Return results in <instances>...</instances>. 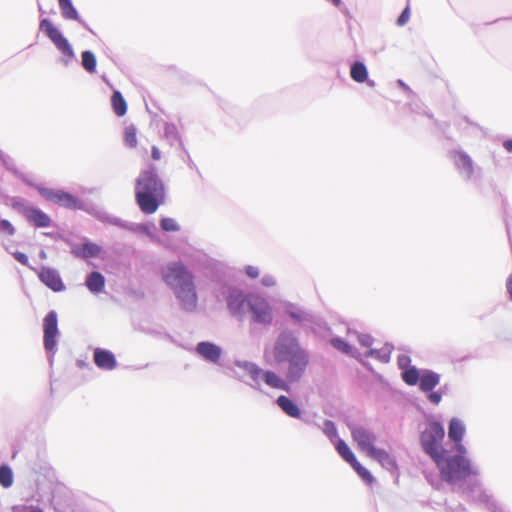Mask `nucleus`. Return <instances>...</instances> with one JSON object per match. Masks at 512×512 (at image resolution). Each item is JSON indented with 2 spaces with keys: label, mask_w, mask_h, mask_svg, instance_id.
I'll return each instance as SVG.
<instances>
[{
  "label": "nucleus",
  "mask_w": 512,
  "mask_h": 512,
  "mask_svg": "<svg viewBox=\"0 0 512 512\" xmlns=\"http://www.w3.org/2000/svg\"><path fill=\"white\" fill-rule=\"evenodd\" d=\"M263 358L267 364H286L287 384L300 381L310 362L308 351L302 347L298 338L288 330L281 331L270 346H266Z\"/></svg>",
  "instance_id": "nucleus-1"
},
{
  "label": "nucleus",
  "mask_w": 512,
  "mask_h": 512,
  "mask_svg": "<svg viewBox=\"0 0 512 512\" xmlns=\"http://www.w3.org/2000/svg\"><path fill=\"white\" fill-rule=\"evenodd\" d=\"M440 470L442 479L463 492H481L478 481L479 470L471 461L462 455L446 456L442 454L434 460Z\"/></svg>",
  "instance_id": "nucleus-2"
},
{
  "label": "nucleus",
  "mask_w": 512,
  "mask_h": 512,
  "mask_svg": "<svg viewBox=\"0 0 512 512\" xmlns=\"http://www.w3.org/2000/svg\"><path fill=\"white\" fill-rule=\"evenodd\" d=\"M233 376L251 388L262 391V384L282 391H288L287 382L272 370H264L256 363L235 359L231 368Z\"/></svg>",
  "instance_id": "nucleus-3"
},
{
  "label": "nucleus",
  "mask_w": 512,
  "mask_h": 512,
  "mask_svg": "<svg viewBox=\"0 0 512 512\" xmlns=\"http://www.w3.org/2000/svg\"><path fill=\"white\" fill-rule=\"evenodd\" d=\"M164 196V186L158 178L154 167L144 170L136 182V200L140 209L146 214L154 213L159 206V199Z\"/></svg>",
  "instance_id": "nucleus-4"
},
{
  "label": "nucleus",
  "mask_w": 512,
  "mask_h": 512,
  "mask_svg": "<svg viewBox=\"0 0 512 512\" xmlns=\"http://www.w3.org/2000/svg\"><path fill=\"white\" fill-rule=\"evenodd\" d=\"M445 436L444 427L439 422H429L420 436L421 446L424 452L429 455L432 460H437L445 450L442 447V441Z\"/></svg>",
  "instance_id": "nucleus-5"
},
{
  "label": "nucleus",
  "mask_w": 512,
  "mask_h": 512,
  "mask_svg": "<svg viewBox=\"0 0 512 512\" xmlns=\"http://www.w3.org/2000/svg\"><path fill=\"white\" fill-rule=\"evenodd\" d=\"M162 279L172 291L194 280L193 274L181 262H170L161 271Z\"/></svg>",
  "instance_id": "nucleus-6"
},
{
  "label": "nucleus",
  "mask_w": 512,
  "mask_h": 512,
  "mask_svg": "<svg viewBox=\"0 0 512 512\" xmlns=\"http://www.w3.org/2000/svg\"><path fill=\"white\" fill-rule=\"evenodd\" d=\"M40 30L43 31L47 37L52 41L56 48L66 57L74 58V50L61 31L47 18L40 22Z\"/></svg>",
  "instance_id": "nucleus-7"
},
{
  "label": "nucleus",
  "mask_w": 512,
  "mask_h": 512,
  "mask_svg": "<svg viewBox=\"0 0 512 512\" xmlns=\"http://www.w3.org/2000/svg\"><path fill=\"white\" fill-rule=\"evenodd\" d=\"M43 331H44V347L49 356L50 362H52L53 355L55 353L57 345L58 330V319L57 313L52 310L50 311L43 320Z\"/></svg>",
  "instance_id": "nucleus-8"
},
{
  "label": "nucleus",
  "mask_w": 512,
  "mask_h": 512,
  "mask_svg": "<svg viewBox=\"0 0 512 512\" xmlns=\"http://www.w3.org/2000/svg\"><path fill=\"white\" fill-rule=\"evenodd\" d=\"M248 306L252 314V319L255 322L264 325L272 322V308L265 298L259 295H251L248 299Z\"/></svg>",
  "instance_id": "nucleus-9"
},
{
  "label": "nucleus",
  "mask_w": 512,
  "mask_h": 512,
  "mask_svg": "<svg viewBox=\"0 0 512 512\" xmlns=\"http://www.w3.org/2000/svg\"><path fill=\"white\" fill-rule=\"evenodd\" d=\"M179 306L186 312H194L198 306V295L194 280L173 290Z\"/></svg>",
  "instance_id": "nucleus-10"
},
{
  "label": "nucleus",
  "mask_w": 512,
  "mask_h": 512,
  "mask_svg": "<svg viewBox=\"0 0 512 512\" xmlns=\"http://www.w3.org/2000/svg\"><path fill=\"white\" fill-rule=\"evenodd\" d=\"M39 193L45 199L69 209H82L83 207L81 200L62 190L39 188Z\"/></svg>",
  "instance_id": "nucleus-11"
},
{
  "label": "nucleus",
  "mask_w": 512,
  "mask_h": 512,
  "mask_svg": "<svg viewBox=\"0 0 512 512\" xmlns=\"http://www.w3.org/2000/svg\"><path fill=\"white\" fill-rule=\"evenodd\" d=\"M353 440L357 443L359 449L369 455L375 447L377 435L364 426L354 425L350 428Z\"/></svg>",
  "instance_id": "nucleus-12"
},
{
  "label": "nucleus",
  "mask_w": 512,
  "mask_h": 512,
  "mask_svg": "<svg viewBox=\"0 0 512 512\" xmlns=\"http://www.w3.org/2000/svg\"><path fill=\"white\" fill-rule=\"evenodd\" d=\"M95 216L98 220L102 221L103 223H107L110 225L118 226L123 229H127L134 232H147L148 228L146 225L143 224H133L126 222L116 216L110 215L106 211L99 210L95 213Z\"/></svg>",
  "instance_id": "nucleus-13"
},
{
  "label": "nucleus",
  "mask_w": 512,
  "mask_h": 512,
  "mask_svg": "<svg viewBox=\"0 0 512 512\" xmlns=\"http://www.w3.org/2000/svg\"><path fill=\"white\" fill-rule=\"evenodd\" d=\"M195 352L206 362L217 364L222 355V348L215 343L202 341L196 345Z\"/></svg>",
  "instance_id": "nucleus-14"
},
{
  "label": "nucleus",
  "mask_w": 512,
  "mask_h": 512,
  "mask_svg": "<svg viewBox=\"0 0 512 512\" xmlns=\"http://www.w3.org/2000/svg\"><path fill=\"white\" fill-rule=\"evenodd\" d=\"M41 282L54 292H60L65 289V285L60 277L59 272L50 267H42L38 274Z\"/></svg>",
  "instance_id": "nucleus-15"
},
{
  "label": "nucleus",
  "mask_w": 512,
  "mask_h": 512,
  "mask_svg": "<svg viewBox=\"0 0 512 512\" xmlns=\"http://www.w3.org/2000/svg\"><path fill=\"white\" fill-rule=\"evenodd\" d=\"M93 360L96 366L102 370L111 371L117 367L115 355L106 349H94Z\"/></svg>",
  "instance_id": "nucleus-16"
},
{
  "label": "nucleus",
  "mask_w": 512,
  "mask_h": 512,
  "mask_svg": "<svg viewBox=\"0 0 512 512\" xmlns=\"http://www.w3.org/2000/svg\"><path fill=\"white\" fill-rule=\"evenodd\" d=\"M102 248L93 242L85 241L81 244H73L71 246V253L77 257L82 259H89L98 257Z\"/></svg>",
  "instance_id": "nucleus-17"
},
{
  "label": "nucleus",
  "mask_w": 512,
  "mask_h": 512,
  "mask_svg": "<svg viewBox=\"0 0 512 512\" xmlns=\"http://www.w3.org/2000/svg\"><path fill=\"white\" fill-rule=\"evenodd\" d=\"M453 159L459 173L465 179L470 180L474 172L473 161L470 156L463 151H458L454 153Z\"/></svg>",
  "instance_id": "nucleus-18"
},
{
  "label": "nucleus",
  "mask_w": 512,
  "mask_h": 512,
  "mask_svg": "<svg viewBox=\"0 0 512 512\" xmlns=\"http://www.w3.org/2000/svg\"><path fill=\"white\" fill-rule=\"evenodd\" d=\"M368 456L376 460L384 469L388 471H394L397 468L395 458L384 449L376 448Z\"/></svg>",
  "instance_id": "nucleus-19"
},
{
  "label": "nucleus",
  "mask_w": 512,
  "mask_h": 512,
  "mask_svg": "<svg viewBox=\"0 0 512 512\" xmlns=\"http://www.w3.org/2000/svg\"><path fill=\"white\" fill-rule=\"evenodd\" d=\"M440 382V375L431 370H424L419 380V388L423 392L432 391Z\"/></svg>",
  "instance_id": "nucleus-20"
},
{
  "label": "nucleus",
  "mask_w": 512,
  "mask_h": 512,
  "mask_svg": "<svg viewBox=\"0 0 512 512\" xmlns=\"http://www.w3.org/2000/svg\"><path fill=\"white\" fill-rule=\"evenodd\" d=\"M276 403L289 417L301 419L300 408L289 397L281 395L277 398Z\"/></svg>",
  "instance_id": "nucleus-21"
},
{
  "label": "nucleus",
  "mask_w": 512,
  "mask_h": 512,
  "mask_svg": "<svg viewBox=\"0 0 512 512\" xmlns=\"http://www.w3.org/2000/svg\"><path fill=\"white\" fill-rule=\"evenodd\" d=\"M227 305L232 314L240 315L245 306L244 295L239 291H232L228 296Z\"/></svg>",
  "instance_id": "nucleus-22"
},
{
  "label": "nucleus",
  "mask_w": 512,
  "mask_h": 512,
  "mask_svg": "<svg viewBox=\"0 0 512 512\" xmlns=\"http://www.w3.org/2000/svg\"><path fill=\"white\" fill-rule=\"evenodd\" d=\"M26 218L37 227H48L51 222L49 216L37 208L28 209Z\"/></svg>",
  "instance_id": "nucleus-23"
},
{
  "label": "nucleus",
  "mask_w": 512,
  "mask_h": 512,
  "mask_svg": "<svg viewBox=\"0 0 512 512\" xmlns=\"http://www.w3.org/2000/svg\"><path fill=\"white\" fill-rule=\"evenodd\" d=\"M85 285L91 293H100L104 289L105 278L100 272H91L86 278Z\"/></svg>",
  "instance_id": "nucleus-24"
},
{
  "label": "nucleus",
  "mask_w": 512,
  "mask_h": 512,
  "mask_svg": "<svg viewBox=\"0 0 512 512\" xmlns=\"http://www.w3.org/2000/svg\"><path fill=\"white\" fill-rule=\"evenodd\" d=\"M465 433V425L458 418H452L448 427V437L453 442H461Z\"/></svg>",
  "instance_id": "nucleus-25"
},
{
  "label": "nucleus",
  "mask_w": 512,
  "mask_h": 512,
  "mask_svg": "<svg viewBox=\"0 0 512 512\" xmlns=\"http://www.w3.org/2000/svg\"><path fill=\"white\" fill-rule=\"evenodd\" d=\"M61 14L66 20H75L82 23V20L71 0H58Z\"/></svg>",
  "instance_id": "nucleus-26"
},
{
  "label": "nucleus",
  "mask_w": 512,
  "mask_h": 512,
  "mask_svg": "<svg viewBox=\"0 0 512 512\" xmlns=\"http://www.w3.org/2000/svg\"><path fill=\"white\" fill-rule=\"evenodd\" d=\"M350 76L357 83H363L368 78V70L363 62L356 61L351 65Z\"/></svg>",
  "instance_id": "nucleus-27"
},
{
  "label": "nucleus",
  "mask_w": 512,
  "mask_h": 512,
  "mask_svg": "<svg viewBox=\"0 0 512 512\" xmlns=\"http://www.w3.org/2000/svg\"><path fill=\"white\" fill-rule=\"evenodd\" d=\"M111 100L115 114L120 117L125 115L127 111V104L122 94L119 91H114Z\"/></svg>",
  "instance_id": "nucleus-28"
},
{
  "label": "nucleus",
  "mask_w": 512,
  "mask_h": 512,
  "mask_svg": "<svg viewBox=\"0 0 512 512\" xmlns=\"http://www.w3.org/2000/svg\"><path fill=\"white\" fill-rule=\"evenodd\" d=\"M391 347L389 345H385L381 349H369L365 356L376 358L383 363H387L390 360Z\"/></svg>",
  "instance_id": "nucleus-29"
},
{
  "label": "nucleus",
  "mask_w": 512,
  "mask_h": 512,
  "mask_svg": "<svg viewBox=\"0 0 512 512\" xmlns=\"http://www.w3.org/2000/svg\"><path fill=\"white\" fill-rule=\"evenodd\" d=\"M335 447L340 456L349 464L355 461L356 457L349 446L342 439H337Z\"/></svg>",
  "instance_id": "nucleus-30"
},
{
  "label": "nucleus",
  "mask_w": 512,
  "mask_h": 512,
  "mask_svg": "<svg viewBox=\"0 0 512 512\" xmlns=\"http://www.w3.org/2000/svg\"><path fill=\"white\" fill-rule=\"evenodd\" d=\"M331 345L335 349L341 351L344 354H347V355H350V356H353V357H357L356 356V349L354 347H352L349 343H347L346 341H344L343 339H341L339 337L332 338L331 339Z\"/></svg>",
  "instance_id": "nucleus-31"
},
{
  "label": "nucleus",
  "mask_w": 512,
  "mask_h": 512,
  "mask_svg": "<svg viewBox=\"0 0 512 512\" xmlns=\"http://www.w3.org/2000/svg\"><path fill=\"white\" fill-rule=\"evenodd\" d=\"M82 66L88 73H94L96 71V57L91 51H83L82 52Z\"/></svg>",
  "instance_id": "nucleus-32"
},
{
  "label": "nucleus",
  "mask_w": 512,
  "mask_h": 512,
  "mask_svg": "<svg viewBox=\"0 0 512 512\" xmlns=\"http://www.w3.org/2000/svg\"><path fill=\"white\" fill-rule=\"evenodd\" d=\"M164 137L170 145L180 142V136L177 127L173 123H165Z\"/></svg>",
  "instance_id": "nucleus-33"
},
{
  "label": "nucleus",
  "mask_w": 512,
  "mask_h": 512,
  "mask_svg": "<svg viewBox=\"0 0 512 512\" xmlns=\"http://www.w3.org/2000/svg\"><path fill=\"white\" fill-rule=\"evenodd\" d=\"M352 468L355 470V472L359 475V477L367 484H371L374 481V477L371 474V472L363 467L357 459L353 461L351 464Z\"/></svg>",
  "instance_id": "nucleus-34"
},
{
  "label": "nucleus",
  "mask_w": 512,
  "mask_h": 512,
  "mask_svg": "<svg viewBox=\"0 0 512 512\" xmlns=\"http://www.w3.org/2000/svg\"><path fill=\"white\" fill-rule=\"evenodd\" d=\"M420 377L421 374L414 366L402 371V378L408 385H416L419 382Z\"/></svg>",
  "instance_id": "nucleus-35"
},
{
  "label": "nucleus",
  "mask_w": 512,
  "mask_h": 512,
  "mask_svg": "<svg viewBox=\"0 0 512 512\" xmlns=\"http://www.w3.org/2000/svg\"><path fill=\"white\" fill-rule=\"evenodd\" d=\"M13 484V472L7 465L0 467V485L4 488H9Z\"/></svg>",
  "instance_id": "nucleus-36"
},
{
  "label": "nucleus",
  "mask_w": 512,
  "mask_h": 512,
  "mask_svg": "<svg viewBox=\"0 0 512 512\" xmlns=\"http://www.w3.org/2000/svg\"><path fill=\"white\" fill-rule=\"evenodd\" d=\"M321 429L332 443H336L337 439H339L337 428L332 421L325 420Z\"/></svg>",
  "instance_id": "nucleus-37"
},
{
  "label": "nucleus",
  "mask_w": 512,
  "mask_h": 512,
  "mask_svg": "<svg viewBox=\"0 0 512 512\" xmlns=\"http://www.w3.org/2000/svg\"><path fill=\"white\" fill-rule=\"evenodd\" d=\"M289 316L297 323L306 324V322L310 321V314L299 309V308H291L288 311Z\"/></svg>",
  "instance_id": "nucleus-38"
},
{
  "label": "nucleus",
  "mask_w": 512,
  "mask_h": 512,
  "mask_svg": "<svg viewBox=\"0 0 512 512\" xmlns=\"http://www.w3.org/2000/svg\"><path fill=\"white\" fill-rule=\"evenodd\" d=\"M160 227L163 231L166 232H176L180 230L179 224L176 222L175 219L165 217L162 218L160 221Z\"/></svg>",
  "instance_id": "nucleus-39"
},
{
  "label": "nucleus",
  "mask_w": 512,
  "mask_h": 512,
  "mask_svg": "<svg viewBox=\"0 0 512 512\" xmlns=\"http://www.w3.org/2000/svg\"><path fill=\"white\" fill-rule=\"evenodd\" d=\"M125 143L130 147L137 144L136 128L132 125L125 128Z\"/></svg>",
  "instance_id": "nucleus-40"
},
{
  "label": "nucleus",
  "mask_w": 512,
  "mask_h": 512,
  "mask_svg": "<svg viewBox=\"0 0 512 512\" xmlns=\"http://www.w3.org/2000/svg\"><path fill=\"white\" fill-rule=\"evenodd\" d=\"M353 337H356L363 347H370L372 345L373 339L370 335L349 332V338L352 339Z\"/></svg>",
  "instance_id": "nucleus-41"
},
{
  "label": "nucleus",
  "mask_w": 512,
  "mask_h": 512,
  "mask_svg": "<svg viewBox=\"0 0 512 512\" xmlns=\"http://www.w3.org/2000/svg\"><path fill=\"white\" fill-rule=\"evenodd\" d=\"M0 233L1 234H5V235H9V236H12L15 234V228L14 226L10 223V221L6 220V219H1L0 220Z\"/></svg>",
  "instance_id": "nucleus-42"
},
{
  "label": "nucleus",
  "mask_w": 512,
  "mask_h": 512,
  "mask_svg": "<svg viewBox=\"0 0 512 512\" xmlns=\"http://www.w3.org/2000/svg\"><path fill=\"white\" fill-rule=\"evenodd\" d=\"M410 363L411 359L408 355L402 354L398 356V366L402 371L410 368Z\"/></svg>",
  "instance_id": "nucleus-43"
},
{
  "label": "nucleus",
  "mask_w": 512,
  "mask_h": 512,
  "mask_svg": "<svg viewBox=\"0 0 512 512\" xmlns=\"http://www.w3.org/2000/svg\"><path fill=\"white\" fill-rule=\"evenodd\" d=\"M261 284L265 287H273L276 285V279L271 274H265L261 278Z\"/></svg>",
  "instance_id": "nucleus-44"
},
{
  "label": "nucleus",
  "mask_w": 512,
  "mask_h": 512,
  "mask_svg": "<svg viewBox=\"0 0 512 512\" xmlns=\"http://www.w3.org/2000/svg\"><path fill=\"white\" fill-rule=\"evenodd\" d=\"M409 18H410V10H409V7H406L402 13L400 14V16L398 17L397 19V24L399 26H403L405 25L408 21H409Z\"/></svg>",
  "instance_id": "nucleus-45"
},
{
  "label": "nucleus",
  "mask_w": 512,
  "mask_h": 512,
  "mask_svg": "<svg viewBox=\"0 0 512 512\" xmlns=\"http://www.w3.org/2000/svg\"><path fill=\"white\" fill-rule=\"evenodd\" d=\"M245 273L251 279H255L260 275L259 268L252 265H248L245 267Z\"/></svg>",
  "instance_id": "nucleus-46"
},
{
  "label": "nucleus",
  "mask_w": 512,
  "mask_h": 512,
  "mask_svg": "<svg viewBox=\"0 0 512 512\" xmlns=\"http://www.w3.org/2000/svg\"><path fill=\"white\" fill-rule=\"evenodd\" d=\"M13 256L22 265L29 266V259L26 254L17 251L13 253Z\"/></svg>",
  "instance_id": "nucleus-47"
},
{
  "label": "nucleus",
  "mask_w": 512,
  "mask_h": 512,
  "mask_svg": "<svg viewBox=\"0 0 512 512\" xmlns=\"http://www.w3.org/2000/svg\"><path fill=\"white\" fill-rule=\"evenodd\" d=\"M428 399L431 403L437 405L441 402L442 395L440 392L430 391V394L428 395Z\"/></svg>",
  "instance_id": "nucleus-48"
},
{
  "label": "nucleus",
  "mask_w": 512,
  "mask_h": 512,
  "mask_svg": "<svg viewBox=\"0 0 512 512\" xmlns=\"http://www.w3.org/2000/svg\"><path fill=\"white\" fill-rule=\"evenodd\" d=\"M454 443H455V448H456L457 452L459 453V455L464 456L466 454L467 450L463 446V444L461 442H454Z\"/></svg>",
  "instance_id": "nucleus-49"
},
{
  "label": "nucleus",
  "mask_w": 512,
  "mask_h": 512,
  "mask_svg": "<svg viewBox=\"0 0 512 512\" xmlns=\"http://www.w3.org/2000/svg\"><path fill=\"white\" fill-rule=\"evenodd\" d=\"M151 152H152V153H151L152 158H153L154 160H159V159L161 158V152H160V150L158 149V147L153 146V147H152V151H151Z\"/></svg>",
  "instance_id": "nucleus-50"
},
{
  "label": "nucleus",
  "mask_w": 512,
  "mask_h": 512,
  "mask_svg": "<svg viewBox=\"0 0 512 512\" xmlns=\"http://www.w3.org/2000/svg\"><path fill=\"white\" fill-rule=\"evenodd\" d=\"M506 287H507V291L510 295V298L512 300V274L509 276V278L507 280Z\"/></svg>",
  "instance_id": "nucleus-51"
},
{
  "label": "nucleus",
  "mask_w": 512,
  "mask_h": 512,
  "mask_svg": "<svg viewBox=\"0 0 512 512\" xmlns=\"http://www.w3.org/2000/svg\"><path fill=\"white\" fill-rule=\"evenodd\" d=\"M397 84L399 85V87H401L404 91L408 92V93H411V90L409 88L408 85H406L401 79H399L397 81Z\"/></svg>",
  "instance_id": "nucleus-52"
},
{
  "label": "nucleus",
  "mask_w": 512,
  "mask_h": 512,
  "mask_svg": "<svg viewBox=\"0 0 512 512\" xmlns=\"http://www.w3.org/2000/svg\"><path fill=\"white\" fill-rule=\"evenodd\" d=\"M504 147L508 152L512 153V140H507L504 142Z\"/></svg>",
  "instance_id": "nucleus-53"
},
{
  "label": "nucleus",
  "mask_w": 512,
  "mask_h": 512,
  "mask_svg": "<svg viewBox=\"0 0 512 512\" xmlns=\"http://www.w3.org/2000/svg\"><path fill=\"white\" fill-rule=\"evenodd\" d=\"M29 512H43V510L39 507H30Z\"/></svg>",
  "instance_id": "nucleus-54"
},
{
  "label": "nucleus",
  "mask_w": 512,
  "mask_h": 512,
  "mask_svg": "<svg viewBox=\"0 0 512 512\" xmlns=\"http://www.w3.org/2000/svg\"><path fill=\"white\" fill-rule=\"evenodd\" d=\"M39 257L41 259H46L47 258L46 252L44 250H41L40 253H39Z\"/></svg>",
  "instance_id": "nucleus-55"
},
{
  "label": "nucleus",
  "mask_w": 512,
  "mask_h": 512,
  "mask_svg": "<svg viewBox=\"0 0 512 512\" xmlns=\"http://www.w3.org/2000/svg\"><path fill=\"white\" fill-rule=\"evenodd\" d=\"M366 81H367V83H368V85H369L370 87H373V86L375 85V82H374L373 80H368V79H367Z\"/></svg>",
  "instance_id": "nucleus-56"
}]
</instances>
